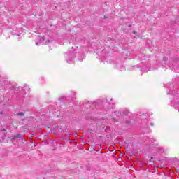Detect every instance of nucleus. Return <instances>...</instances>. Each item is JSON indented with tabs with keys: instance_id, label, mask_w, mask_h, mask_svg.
<instances>
[{
	"instance_id": "6e6552de",
	"label": "nucleus",
	"mask_w": 179,
	"mask_h": 179,
	"mask_svg": "<svg viewBox=\"0 0 179 179\" xmlns=\"http://www.w3.org/2000/svg\"><path fill=\"white\" fill-rule=\"evenodd\" d=\"M152 159H153V157H151V159H150V162H152Z\"/></svg>"
},
{
	"instance_id": "0eeeda50",
	"label": "nucleus",
	"mask_w": 179,
	"mask_h": 179,
	"mask_svg": "<svg viewBox=\"0 0 179 179\" xmlns=\"http://www.w3.org/2000/svg\"><path fill=\"white\" fill-rule=\"evenodd\" d=\"M104 19H107V16L104 15Z\"/></svg>"
},
{
	"instance_id": "9b49d317",
	"label": "nucleus",
	"mask_w": 179,
	"mask_h": 179,
	"mask_svg": "<svg viewBox=\"0 0 179 179\" xmlns=\"http://www.w3.org/2000/svg\"><path fill=\"white\" fill-rule=\"evenodd\" d=\"M36 45H38V43H36Z\"/></svg>"
},
{
	"instance_id": "7ed1b4c3",
	"label": "nucleus",
	"mask_w": 179,
	"mask_h": 179,
	"mask_svg": "<svg viewBox=\"0 0 179 179\" xmlns=\"http://www.w3.org/2000/svg\"><path fill=\"white\" fill-rule=\"evenodd\" d=\"M66 99V96H62L59 99V100H60L61 101H64V100Z\"/></svg>"
},
{
	"instance_id": "f257e3e1",
	"label": "nucleus",
	"mask_w": 179,
	"mask_h": 179,
	"mask_svg": "<svg viewBox=\"0 0 179 179\" xmlns=\"http://www.w3.org/2000/svg\"><path fill=\"white\" fill-rule=\"evenodd\" d=\"M22 138V134H18L14 135V136H13L12 139H13V141H15V139H17V138Z\"/></svg>"
},
{
	"instance_id": "423d86ee",
	"label": "nucleus",
	"mask_w": 179,
	"mask_h": 179,
	"mask_svg": "<svg viewBox=\"0 0 179 179\" xmlns=\"http://www.w3.org/2000/svg\"><path fill=\"white\" fill-rule=\"evenodd\" d=\"M126 124H127L128 125H129V124H131V122H129V120L126 121Z\"/></svg>"
},
{
	"instance_id": "1a4fd4ad",
	"label": "nucleus",
	"mask_w": 179,
	"mask_h": 179,
	"mask_svg": "<svg viewBox=\"0 0 179 179\" xmlns=\"http://www.w3.org/2000/svg\"><path fill=\"white\" fill-rule=\"evenodd\" d=\"M132 27V25H131V24H129V27Z\"/></svg>"
},
{
	"instance_id": "f03ea898",
	"label": "nucleus",
	"mask_w": 179,
	"mask_h": 179,
	"mask_svg": "<svg viewBox=\"0 0 179 179\" xmlns=\"http://www.w3.org/2000/svg\"><path fill=\"white\" fill-rule=\"evenodd\" d=\"M17 115H18V117H24V113L20 112V113H17Z\"/></svg>"
},
{
	"instance_id": "f8f14e48",
	"label": "nucleus",
	"mask_w": 179,
	"mask_h": 179,
	"mask_svg": "<svg viewBox=\"0 0 179 179\" xmlns=\"http://www.w3.org/2000/svg\"><path fill=\"white\" fill-rule=\"evenodd\" d=\"M3 131H6V130H5V129H3Z\"/></svg>"
},
{
	"instance_id": "9d476101",
	"label": "nucleus",
	"mask_w": 179,
	"mask_h": 179,
	"mask_svg": "<svg viewBox=\"0 0 179 179\" xmlns=\"http://www.w3.org/2000/svg\"><path fill=\"white\" fill-rule=\"evenodd\" d=\"M136 32L135 31H133V34H136Z\"/></svg>"
},
{
	"instance_id": "39448f33",
	"label": "nucleus",
	"mask_w": 179,
	"mask_h": 179,
	"mask_svg": "<svg viewBox=\"0 0 179 179\" xmlns=\"http://www.w3.org/2000/svg\"><path fill=\"white\" fill-rule=\"evenodd\" d=\"M150 142H151V143H155V142H156V140L152 138V139L150 140Z\"/></svg>"
},
{
	"instance_id": "20e7f679",
	"label": "nucleus",
	"mask_w": 179,
	"mask_h": 179,
	"mask_svg": "<svg viewBox=\"0 0 179 179\" xmlns=\"http://www.w3.org/2000/svg\"><path fill=\"white\" fill-rule=\"evenodd\" d=\"M169 59V58L167 57H163V61L166 62Z\"/></svg>"
}]
</instances>
